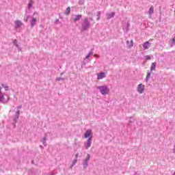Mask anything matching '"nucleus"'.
Segmentation results:
<instances>
[{"label":"nucleus","instance_id":"nucleus-28","mask_svg":"<svg viewBox=\"0 0 175 175\" xmlns=\"http://www.w3.org/2000/svg\"><path fill=\"white\" fill-rule=\"evenodd\" d=\"M84 3V0H79V5H83Z\"/></svg>","mask_w":175,"mask_h":175},{"label":"nucleus","instance_id":"nucleus-12","mask_svg":"<svg viewBox=\"0 0 175 175\" xmlns=\"http://www.w3.org/2000/svg\"><path fill=\"white\" fill-rule=\"evenodd\" d=\"M15 28L16 29H17V28H20V27H21V25H23V23H21V21H15Z\"/></svg>","mask_w":175,"mask_h":175},{"label":"nucleus","instance_id":"nucleus-20","mask_svg":"<svg viewBox=\"0 0 175 175\" xmlns=\"http://www.w3.org/2000/svg\"><path fill=\"white\" fill-rule=\"evenodd\" d=\"M90 158L91 155L90 154H88L84 161L88 163V161H90Z\"/></svg>","mask_w":175,"mask_h":175},{"label":"nucleus","instance_id":"nucleus-2","mask_svg":"<svg viewBox=\"0 0 175 175\" xmlns=\"http://www.w3.org/2000/svg\"><path fill=\"white\" fill-rule=\"evenodd\" d=\"M1 90H2V88L0 86V102L1 103H8V102H9L10 97L8 94H3Z\"/></svg>","mask_w":175,"mask_h":175},{"label":"nucleus","instance_id":"nucleus-34","mask_svg":"<svg viewBox=\"0 0 175 175\" xmlns=\"http://www.w3.org/2000/svg\"><path fill=\"white\" fill-rule=\"evenodd\" d=\"M24 21L26 22L28 21V16H26V18H24Z\"/></svg>","mask_w":175,"mask_h":175},{"label":"nucleus","instance_id":"nucleus-25","mask_svg":"<svg viewBox=\"0 0 175 175\" xmlns=\"http://www.w3.org/2000/svg\"><path fill=\"white\" fill-rule=\"evenodd\" d=\"M146 57V61H150V59H151V56L147 55L146 56H145Z\"/></svg>","mask_w":175,"mask_h":175},{"label":"nucleus","instance_id":"nucleus-6","mask_svg":"<svg viewBox=\"0 0 175 175\" xmlns=\"http://www.w3.org/2000/svg\"><path fill=\"white\" fill-rule=\"evenodd\" d=\"M144 90H145L144 85H143L142 83H140L138 85L137 91L139 94H143V92H144Z\"/></svg>","mask_w":175,"mask_h":175},{"label":"nucleus","instance_id":"nucleus-39","mask_svg":"<svg viewBox=\"0 0 175 175\" xmlns=\"http://www.w3.org/2000/svg\"><path fill=\"white\" fill-rule=\"evenodd\" d=\"M1 85H2V87H3V88H5V87L6 86V85H5L3 83L1 84Z\"/></svg>","mask_w":175,"mask_h":175},{"label":"nucleus","instance_id":"nucleus-31","mask_svg":"<svg viewBox=\"0 0 175 175\" xmlns=\"http://www.w3.org/2000/svg\"><path fill=\"white\" fill-rule=\"evenodd\" d=\"M59 23V19H56L55 21V24H58Z\"/></svg>","mask_w":175,"mask_h":175},{"label":"nucleus","instance_id":"nucleus-27","mask_svg":"<svg viewBox=\"0 0 175 175\" xmlns=\"http://www.w3.org/2000/svg\"><path fill=\"white\" fill-rule=\"evenodd\" d=\"M97 16H98L97 20H100V11L98 12Z\"/></svg>","mask_w":175,"mask_h":175},{"label":"nucleus","instance_id":"nucleus-11","mask_svg":"<svg viewBox=\"0 0 175 175\" xmlns=\"http://www.w3.org/2000/svg\"><path fill=\"white\" fill-rule=\"evenodd\" d=\"M105 77H106V74H105V72H100L98 75L97 79L98 80H101V79H103Z\"/></svg>","mask_w":175,"mask_h":175},{"label":"nucleus","instance_id":"nucleus-40","mask_svg":"<svg viewBox=\"0 0 175 175\" xmlns=\"http://www.w3.org/2000/svg\"><path fill=\"white\" fill-rule=\"evenodd\" d=\"M86 64V63H85V62H83V65H85Z\"/></svg>","mask_w":175,"mask_h":175},{"label":"nucleus","instance_id":"nucleus-38","mask_svg":"<svg viewBox=\"0 0 175 175\" xmlns=\"http://www.w3.org/2000/svg\"><path fill=\"white\" fill-rule=\"evenodd\" d=\"M40 148H41L42 150H43V146L42 145L40 146Z\"/></svg>","mask_w":175,"mask_h":175},{"label":"nucleus","instance_id":"nucleus-7","mask_svg":"<svg viewBox=\"0 0 175 175\" xmlns=\"http://www.w3.org/2000/svg\"><path fill=\"white\" fill-rule=\"evenodd\" d=\"M20 118V110L16 111L15 115L14 116V124L17 123L18 118Z\"/></svg>","mask_w":175,"mask_h":175},{"label":"nucleus","instance_id":"nucleus-30","mask_svg":"<svg viewBox=\"0 0 175 175\" xmlns=\"http://www.w3.org/2000/svg\"><path fill=\"white\" fill-rule=\"evenodd\" d=\"M4 89L5 91H9V86L8 85L4 86Z\"/></svg>","mask_w":175,"mask_h":175},{"label":"nucleus","instance_id":"nucleus-17","mask_svg":"<svg viewBox=\"0 0 175 175\" xmlns=\"http://www.w3.org/2000/svg\"><path fill=\"white\" fill-rule=\"evenodd\" d=\"M92 50L93 49H91V51L89 52V53L85 57L86 59H88V58H90V57H91V55H94V52L92 51Z\"/></svg>","mask_w":175,"mask_h":175},{"label":"nucleus","instance_id":"nucleus-35","mask_svg":"<svg viewBox=\"0 0 175 175\" xmlns=\"http://www.w3.org/2000/svg\"><path fill=\"white\" fill-rule=\"evenodd\" d=\"M131 124H132V120H129V125H131Z\"/></svg>","mask_w":175,"mask_h":175},{"label":"nucleus","instance_id":"nucleus-3","mask_svg":"<svg viewBox=\"0 0 175 175\" xmlns=\"http://www.w3.org/2000/svg\"><path fill=\"white\" fill-rule=\"evenodd\" d=\"M97 90H99L102 95H107V94L110 92V89H109V87L106 85L98 86L97 87Z\"/></svg>","mask_w":175,"mask_h":175},{"label":"nucleus","instance_id":"nucleus-16","mask_svg":"<svg viewBox=\"0 0 175 175\" xmlns=\"http://www.w3.org/2000/svg\"><path fill=\"white\" fill-rule=\"evenodd\" d=\"M64 14L66 16H69V14H70V7H68L64 12Z\"/></svg>","mask_w":175,"mask_h":175},{"label":"nucleus","instance_id":"nucleus-10","mask_svg":"<svg viewBox=\"0 0 175 175\" xmlns=\"http://www.w3.org/2000/svg\"><path fill=\"white\" fill-rule=\"evenodd\" d=\"M150 45H151V43L147 41L143 44V47L145 50H148V46H150Z\"/></svg>","mask_w":175,"mask_h":175},{"label":"nucleus","instance_id":"nucleus-41","mask_svg":"<svg viewBox=\"0 0 175 175\" xmlns=\"http://www.w3.org/2000/svg\"><path fill=\"white\" fill-rule=\"evenodd\" d=\"M129 23H127V28H129Z\"/></svg>","mask_w":175,"mask_h":175},{"label":"nucleus","instance_id":"nucleus-36","mask_svg":"<svg viewBox=\"0 0 175 175\" xmlns=\"http://www.w3.org/2000/svg\"><path fill=\"white\" fill-rule=\"evenodd\" d=\"M79 157V153H77L76 154H75V158H77Z\"/></svg>","mask_w":175,"mask_h":175},{"label":"nucleus","instance_id":"nucleus-18","mask_svg":"<svg viewBox=\"0 0 175 175\" xmlns=\"http://www.w3.org/2000/svg\"><path fill=\"white\" fill-rule=\"evenodd\" d=\"M126 43H127V46H129V47H133V40H131L130 41V44H129V40H127L126 41Z\"/></svg>","mask_w":175,"mask_h":175},{"label":"nucleus","instance_id":"nucleus-9","mask_svg":"<svg viewBox=\"0 0 175 175\" xmlns=\"http://www.w3.org/2000/svg\"><path fill=\"white\" fill-rule=\"evenodd\" d=\"M107 20H110V18H113L114 16H116V12H113L111 13H107L106 14Z\"/></svg>","mask_w":175,"mask_h":175},{"label":"nucleus","instance_id":"nucleus-15","mask_svg":"<svg viewBox=\"0 0 175 175\" xmlns=\"http://www.w3.org/2000/svg\"><path fill=\"white\" fill-rule=\"evenodd\" d=\"M156 68H157V62L152 63L151 67H150V72H152V70H155Z\"/></svg>","mask_w":175,"mask_h":175},{"label":"nucleus","instance_id":"nucleus-33","mask_svg":"<svg viewBox=\"0 0 175 175\" xmlns=\"http://www.w3.org/2000/svg\"><path fill=\"white\" fill-rule=\"evenodd\" d=\"M94 57H95L96 58H99V55L94 54Z\"/></svg>","mask_w":175,"mask_h":175},{"label":"nucleus","instance_id":"nucleus-1","mask_svg":"<svg viewBox=\"0 0 175 175\" xmlns=\"http://www.w3.org/2000/svg\"><path fill=\"white\" fill-rule=\"evenodd\" d=\"M90 28H91V22L88 19V17H86L83 20L81 31L82 32H84L85 31H88V29H90Z\"/></svg>","mask_w":175,"mask_h":175},{"label":"nucleus","instance_id":"nucleus-21","mask_svg":"<svg viewBox=\"0 0 175 175\" xmlns=\"http://www.w3.org/2000/svg\"><path fill=\"white\" fill-rule=\"evenodd\" d=\"M152 13H154V7H150V9H149L150 16H152Z\"/></svg>","mask_w":175,"mask_h":175},{"label":"nucleus","instance_id":"nucleus-24","mask_svg":"<svg viewBox=\"0 0 175 175\" xmlns=\"http://www.w3.org/2000/svg\"><path fill=\"white\" fill-rule=\"evenodd\" d=\"M14 46H16L17 48H18V43L17 40H14Z\"/></svg>","mask_w":175,"mask_h":175},{"label":"nucleus","instance_id":"nucleus-29","mask_svg":"<svg viewBox=\"0 0 175 175\" xmlns=\"http://www.w3.org/2000/svg\"><path fill=\"white\" fill-rule=\"evenodd\" d=\"M76 163H77V159H75L72 161V166H74V165H76Z\"/></svg>","mask_w":175,"mask_h":175},{"label":"nucleus","instance_id":"nucleus-32","mask_svg":"<svg viewBox=\"0 0 175 175\" xmlns=\"http://www.w3.org/2000/svg\"><path fill=\"white\" fill-rule=\"evenodd\" d=\"M172 44H175V36L174 38L172 39Z\"/></svg>","mask_w":175,"mask_h":175},{"label":"nucleus","instance_id":"nucleus-14","mask_svg":"<svg viewBox=\"0 0 175 175\" xmlns=\"http://www.w3.org/2000/svg\"><path fill=\"white\" fill-rule=\"evenodd\" d=\"M37 22H38V20L36 19V18H32L31 21V27H35V25H36Z\"/></svg>","mask_w":175,"mask_h":175},{"label":"nucleus","instance_id":"nucleus-8","mask_svg":"<svg viewBox=\"0 0 175 175\" xmlns=\"http://www.w3.org/2000/svg\"><path fill=\"white\" fill-rule=\"evenodd\" d=\"M83 18V15L77 14L75 15V17L72 19L73 23H77V21H80Z\"/></svg>","mask_w":175,"mask_h":175},{"label":"nucleus","instance_id":"nucleus-43","mask_svg":"<svg viewBox=\"0 0 175 175\" xmlns=\"http://www.w3.org/2000/svg\"><path fill=\"white\" fill-rule=\"evenodd\" d=\"M49 175H55L54 174H53V173H51V174H49Z\"/></svg>","mask_w":175,"mask_h":175},{"label":"nucleus","instance_id":"nucleus-37","mask_svg":"<svg viewBox=\"0 0 175 175\" xmlns=\"http://www.w3.org/2000/svg\"><path fill=\"white\" fill-rule=\"evenodd\" d=\"M21 107H23V105H19V106L18 107V109H21Z\"/></svg>","mask_w":175,"mask_h":175},{"label":"nucleus","instance_id":"nucleus-4","mask_svg":"<svg viewBox=\"0 0 175 175\" xmlns=\"http://www.w3.org/2000/svg\"><path fill=\"white\" fill-rule=\"evenodd\" d=\"M91 136L93 137L92 130H91V129L87 130L84 134L85 139H90V137H91Z\"/></svg>","mask_w":175,"mask_h":175},{"label":"nucleus","instance_id":"nucleus-23","mask_svg":"<svg viewBox=\"0 0 175 175\" xmlns=\"http://www.w3.org/2000/svg\"><path fill=\"white\" fill-rule=\"evenodd\" d=\"M83 169H87V166H88V163L83 161Z\"/></svg>","mask_w":175,"mask_h":175},{"label":"nucleus","instance_id":"nucleus-22","mask_svg":"<svg viewBox=\"0 0 175 175\" xmlns=\"http://www.w3.org/2000/svg\"><path fill=\"white\" fill-rule=\"evenodd\" d=\"M65 78H62V77H57L56 78V81H64Z\"/></svg>","mask_w":175,"mask_h":175},{"label":"nucleus","instance_id":"nucleus-26","mask_svg":"<svg viewBox=\"0 0 175 175\" xmlns=\"http://www.w3.org/2000/svg\"><path fill=\"white\" fill-rule=\"evenodd\" d=\"M32 8V1H29L28 4V9H31Z\"/></svg>","mask_w":175,"mask_h":175},{"label":"nucleus","instance_id":"nucleus-42","mask_svg":"<svg viewBox=\"0 0 175 175\" xmlns=\"http://www.w3.org/2000/svg\"><path fill=\"white\" fill-rule=\"evenodd\" d=\"M64 75V72L60 73V76H62Z\"/></svg>","mask_w":175,"mask_h":175},{"label":"nucleus","instance_id":"nucleus-5","mask_svg":"<svg viewBox=\"0 0 175 175\" xmlns=\"http://www.w3.org/2000/svg\"><path fill=\"white\" fill-rule=\"evenodd\" d=\"M92 136L90 137L86 142V145H85V148L86 150H88V148H90V147H91V144H92Z\"/></svg>","mask_w":175,"mask_h":175},{"label":"nucleus","instance_id":"nucleus-19","mask_svg":"<svg viewBox=\"0 0 175 175\" xmlns=\"http://www.w3.org/2000/svg\"><path fill=\"white\" fill-rule=\"evenodd\" d=\"M150 77H151V71L150 72H148L147 75H146V78L145 79V81H148V80H150Z\"/></svg>","mask_w":175,"mask_h":175},{"label":"nucleus","instance_id":"nucleus-13","mask_svg":"<svg viewBox=\"0 0 175 175\" xmlns=\"http://www.w3.org/2000/svg\"><path fill=\"white\" fill-rule=\"evenodd\" d=\"M47 141V135L45 134L44 137H43V139L41 140L43 146H44L45 147L47 146V143L46 142Z\"/></svg>","mask_w":175,"mask_h":175}]
</instances>
